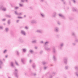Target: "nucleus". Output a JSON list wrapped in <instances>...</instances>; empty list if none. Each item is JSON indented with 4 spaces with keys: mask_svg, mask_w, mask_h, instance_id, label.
<instances>
[{
    "mask_svg": "<svg viewBox=\"0 0 78 78\" xmlns=\"http://www.w3.org/2000/svg\"><path fill=\"white\" fill-rule=\"evenodd\" d=\"M21 33L23 34H24V35L25 34V32H23V31H21Z\"/></svg>",
    "mask_w": 78,
    "mask_h": 78,
    "instance_id": "f257e3e1",
    "label": "nucleus"
},
{
    "mask_svg": "<svg viewBox=\"0 0 78 78\" xmlns=\"http://www.w3.org/2000/svg\"><path fill=\"white\" fill-rule=\"evenodd\" d=\"M23 51H26V50L25 49H24L23 50Z\"/></svg>",
    "mask_w": 78,
    "mask_h": 78,
    "instance_id": "f03ea898",
    "label": "nucleus"
},
{
    "mask_svg": "<svg viewBox=\"0 0 78 78\" xmlns=\"http://www.w3.org/2000/svg\"><path fill=\"white\" fill-rule=\"evenodd\" d=\"M6 50H5V51H4V53H5L6 52Z\"/></svg>",
    "mask_w": 78,
    "mask_h": 78,
    "instance_id": "7ed1b4c3",
    "label": "nucleus"
},
{
    "mask_svg": "<svg viewBox=\"0 0 78 78\" xmlns=\"http://www.w3.org/2000/svg\"><path fill=\"white\" fill-rule=\"evenodd\" d=\"M3 10L4 11H5V10H6V9H5V8H4V9H3Z\"/></svg>",
    "mask_w": 78,
    "mask_h": 78,
    "instance_id": "20e7f679",
    "label": "nucleus"
},
{
    "mask_svg": "<svg viewBox=\"0 0 78 78\" xmlns=\"http://www.w3.org/2000/svg\"><path fill=\"white\" fill-rule=\"evenodd\" d=\"M11 66H13V63H11Z\"/></svg>",
    "mask_w": 78,
    "mask_h": 78,
    "instance_id": "39448f33",
    "label": "nucleus"
},
{
    "mask_svg": "<svg viewBox=\"0 0 78 78\" xmlns=\"http://www.w3.org/2000/svg\"><path fill=\"white\" fill-rule=\"evenodd\" d=\"M30 52H31V53L32 52H33V51H30Z\"/></svg>",
    "mask_w": 78,
    "mask_h": 78,
    "instance_id": "423d86ee",
    "label": "nucleus"
},
{
    "mask_svg": "<svg viewBox=\"0 0 78 78\" xmlns=\"http://www.w3.org/2000/svg\"><path fill=\"white\" fill-rule=\"evenodd\" d=\"M59 15L60 16H62V15Z\"/></svg>",
    "mask_w": 78,
    "mask_h": 78,
    "instance_id": "0eeeda50",
    "label": "nucleus"
},
{
    "mask_svg": "<svg viewBox=\"0 0 78 78\" xmlns=\"http://www.w3.org/2000/svg\"><path fill=\"white\" fill-rule=\"evenodd\" d=\"M25 28H26L27 29H28V27H26Z\"/></svg>",
    "mask_w": 78,
    "mask_h": 78,
    "instance_id": "6e6552de",
    "label": "nucleus"
},
{
    "mask_svg": "<svg viewBox=\"0 0 78 78\" xmlns=\"http://www.w3.org/2000/svg\"><path fill=\"white\" fill-rule=\"evenodd\" d=\"M20 6H22V5H21V4H20Z\"/></svg>",
    "mask_w": 78,
    "mask_h": 78,
    "instance_id": "1a4fd4ad",
    "label": "nucleus"
},
{
    "mask_svg": "<svg viewBox=\"0 0 78 78\" xmlns=\"http://www.w3.org/2000/svg\"><path fill=\"white\" fill-rule=\"evenodd\" d=\"M2 28V27H0V28H1V29Z\"/></svg>",
    "mask_w": 78,
    "mask_h": 78,
    "instance_id": "9d476101",
    "label": "nucleus"
},
{
    "mask_svg": "<svg viewBox=\"0 0 78 78\" xmlns=\"http://www.w3.org/2000/svg\"><path fill=\"white\" fill-rule=\"evenodd\" d=\"M41 15L42 16H43V15Z\"/></svg>",
    "mask_w": 78,
    "mask_h": 78,
    "instance_id": "9b49d317",
    "label": "nucleus"
},
{
    "mask_svg": "<svg viewBox=\"0 0 78 78\" xmlns=\"http://www.w3.org/2000/svg\"><path fill=\"white\" fill-rule=\"evenodd\" d=\"M16 64H17V63H16Z\"/></svg>",
    "mask_w": 78,
    "mask_h": 78,
    "instance_id": "f8f14e48",
    "label": "nucleus"
}]
</instances>
